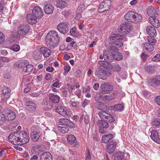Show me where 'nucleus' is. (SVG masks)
<instances>
[{"mask_svg":"<svg viewBox=\"0 0 160 160\" xmlns=\"http://www.w3.org/2000/svg\"><path fill=\"white\" fill-rule=\"evenodd\" d=\"M58 33L55 31L49 32L46 37V42L47 46L51 48L57 47L59 41Z\"/></svg>","mask_w":160,"mask_h":160,"instance_id":"1","label":"nucleus"},{"mask_svg":"<svg viewBox=\"0 0 160 160\" xmlns=\"http://www.w3.org/2000/svg\"><path fill=\"white\" fill-rule=\"evenodd\" d=\"M41 128L38 125L30 126L29 131L30 132L31 138L33 141L37 142L39 140L41 136Z\"/></svg>","mask_w":160,"mask_h":160,"instance_id":"2","label":"nucleus"},{"mask_svg":"<svg viewBox=\"0 0 160 160\" xmlns=\"http://www.w3.org/2000/svg\"><path fill=\"white\" fill-rule=\"evenodd\" d=\"M16 137L17 141L16 144L19 145L26 144L29 140L28 135L24 131H17V134L16 135Z\"/></svg>","mask_w":160,"mask_h":160,"instance_id":"3","label":"nucleus"},{"mask_svg":"<svg viewBox=\"0 0 160 160\" xmlns=\"http://www.w3.org/2000/svg\"><path fill=\"white\" fill-rule=\"evenodd\" d=\"M132 28L130 23L124 22L120 25L118 31L123 35L128 34L132 30Z\"/></svg>","mask_w":160,"mask_h":160,"instance_id":"4","label":"nucleus"},{"mask_svg":"<svg viewBox=\"0 0 160 160\" xmlns=\"http://www.w3.org/2000/svg\"><path fill=\"white\" fill-rule=\"evenodd\" d=\"M100 87L101 90L99 92L98 94L101 96H102V95H104L108 93L110 91H112L113 89V86L106 82H104L102 84Z\"/></svg>","mask_w":160,"mask_h":160,"instance_id":"5","label":"nucleus"},{"mask_svg":"<svg viewBox=\"0 0 160 160\" xmlns=\"http://www.w3.org/2000/svg\"><path fill=\"white\" fill-rule=\"evenodd\" d=\"M30 30L29 25L28 24H21L18 26L17 33L19 36H25Z\"/></svg>","mask_w":160,"mask_h":160,"instance_id":"6","label":"nucleus"},{"mask_svg":"<svg viewBox=\"0 0 160 160\" xmlns=\"http://www.w3.org/2000/svg\"><path fill=\"white\" fill-rule=\"evenodd\" d=\"M56 112L63 116H70L71 111L70 109L67 108L61 105H59L56 109Z\"/></svg>","mask_w":160,"mask_h":160,"instance_id":"7","label":"nucleus"},{"mask_svg":"<svg viewBox=\"0 0 160 160\" xmlns=\"http://www.w3.org/2000/svg\"><path fill=\"white\" fill-rule=\"evenodd\" d=\"M98 115L100 118L102 119L108 120L109 122H113L115 121L114 118L110 114L105 111H100Z\"/></svg>","mask_w":160,"mask_h":160,"instance_id":"8","label":"nucleus"},{"mask_svg":"<svg viewBox=\"0 0 160 160\" xmlns=\"http://www.w3.org/2000/svg\"><path fill=\"white\" fill-rule=\"evenodd\" d=\"M111 3L110 0H105L100 4L98 9V12H102L107 10L111 6Z\"/></svg>","mask_w":160,"mask_h":160,"instance_id":"9","label":"nucleus"},{"mask_svg":"<svg viewBox=\"0 0 160 160\" xmlns=\"http://www.w3.org/2000/svg\"><path fill=\"white\" fill-rule=\"evenodd\" d=\"M103 57L105 61L107 63L111 62L114 60L113 53L112 52H109L108 50H104Z\"/></svg>","mask_w":160,"mask_h":160,"instance_id":"10","label":"nucleus"},{"mask_svg":"<svg viewBox=\"0 0 160 160\" xmlns=\"http://www.w3.org/2000/svg\"><path fill=\"white\" fill-rule=\"evenodd\" d=\"M57 29L61 33L64 34L66 33L69 31L68 24L66 22L60 23L57 26Z\"/></svg>","mask_w":160,"mask_h":160,"instance_id":"11","label":"nucleus"},{"mask_svg":"<svg viewBox=\"0 0 160 160\" xmlns=\"http://www.w3.org/2000/svg\"><path fill=\"white\" fill-rule=\"evenodd\" d=\"M117 145L116 141H110L107 145V152L108 153L111 154L114 151Z\"/></svg>","mask_w":160,"mask_h":160,"instance_id":"12","label":"nucleus"},{"mask_svg":"<svg viewBox=\"0 0 160 160\" xmlns=\"http://www.w3.org/2000/svg\"><path fill=\"white\" fill-rule=\"evenodd\" d=\"M158 14H156L155 15L150 16L149 18V20L150 23L155 28H157L159 26V22L157 18L158 17Z\"/></svg>","mask_w":160,"mask_h":160,"instance_id":"13","label":"nucleus"},{"mask_svg":"<svg viewBox=\"0 0 160 160\" xmlns=\"http://www.w3.org/2000/svg\"><path fill=\"white\" fill-rule=\"evenodd\" d=\"M32 13L33 15L38 18L42 17L43 15V12L41 8L38 6H36L33 8Z\"/></svg>","mask_w":160,"mask_h":160,"instance_id":"14","label":"nucleus"},{"mask_svg":"<svg viewBox=\"0 0 160 160\" xmlns=\"http://www.w3.org/2000/svg\"><path fill=\"white\" fill-rule=\"evenodd\" d=\"M129 159L127 154L123 152H118L114 157V160H127Z\"/></svg>","mask_w":160,"mask_h":160,"instance_id":"15","label":"nucleus"},{"mask_svg":"<svg viewBox=\"0 0 160 160\" xmlns=\"http://www.w3.org/2000/svg\"><path fill=\"white\" fill-rule=\"evenodd\" d=\"M67 140L68 142L73 147H75L78 144V142L74 135L72 134L68 135Z\"/></svg>","mask_w":160,"mask_h":160,"instance_id":"16","label":"nucleus"},{"mask_svg":"<svg viewBox=\"0 0 160 160\" xmlns=\"http://www.w3.org/2000/svg\"><path fill=\"white\" fill-rule=\"evenodd\" d=\"M151 138L156 143L160 144V138L157 131L155 130H153L151 132Z\"/></svg>","mask_w":160,"mask_h":160,"instance_id":"17","label":"nucleus"},{"mask_svg":"<svg viewBox=\"0 0 160 160\" xmlns=\"http://www.w3.org/2000/svg\"><path fill=\"white\" fill-rule=\"evenodd\" d=\"M150 84L153 87H157L160 85V75L156 76L151 79Z\"/></svg>","mask_w":160,"mask_h":160,"instance_id":"18","label":"nucleus"},{"mask_svg":"<svg viewBox=\"0 0 160 160\" xmlns=\"http://www.w3.org/2000/svg\"><path fill=\"white\" fill-rule=\"evenodd\" d=\"M54 8L52 4L47 3L44 5V10L47 14H51L53 11Z\"/></svg>","mask_w":160,"mask_h":160,"instance_id":"19","label":"nucleus"},{"mask_svg":"<svg viewBox=\"0 0 160 160\" xmlns=\"http://www.w3.org/2000/svg\"><path fill=\"white\" fill-rule=\"evenodd\" d=\"M27 21L31 24L36 23L37 22L36 17L31 14H28L26 16Z\"/></svg>","mask_w":160,"mask_h":160,"instance_id":"20","label":"nucleus"},{"mask_svg":"<svg viewBox=\"0 0 160 160\" xmlns=\"http://www.w3.org/2000/svg\"><path fill=\"white\" fill-rule=\"evenodd\" d=\"M96 73L98 77L102 79L105 80L107 78L106 70L104 69H100L97 72H96Z\"/></svg>","mask_w":160,"mask_h":160,"instance_id":"21","label":"nucleus"},{"mask_svg":"<svg viewBox=\"0 0 160 160\" xmlns=\"http://www.w3.org/2000/svg\"><path fill=\"white\" fill-rule=\"evenodd\" d=\"M147 33L150 36H156L157 35L156 30L154 27L148 26L146 29Z\"/></svg>","mask_w":160,"mask_h":160,"instance_id":"22","label":"nucleus"},{"mask_svg":"<svg viewBox=\"0 0 160 160\" xmlns=\"http://www.w3.org/2000/svg\"><path fill=\"white\" fill-rule=\"evenodd\" d=\"M41 52L45 57H48L51 54V50L46 47H42L40 49Z\"/></svg>","mask_w":160,"mask_h":160,"instance_id":"23","label":"nucleus"},{"mask_svg":"<svg viewBox=\"0 0 160 160\" xmlns=\"http://www.w3.org/2000/svg\"><path fill=\"white\" fill-rule=\"evenodd\" d=\"M51 154L49 152H43L41 155L40 160H52Z\"/></svg>","mask_w":160,"mask_h":160,"instance_id":"24","label":"nucleus"},{"mask_svg":"<svg viewBox=\"0 0 160 160\" xmlns=\"http://www.w3.org/2000/svg\"><path fill=\"white\" fill-rule=\"evenodd\" d=\"M135 14V12L130 11L126 13L124 15L125 19L127 21L132 22L133 21L134 15Z\"/></svg>","mask_w":160,"mask_h":160,"instance_id":"25","label":"nucleus"},{"mask_svg":"<svg viewBox=\"0 0 160 160\" xmlns=\"http://www.w3.org/2000/svg\"><path fill=\"white\" fill-rule=\"evenodd\" d=\"M11 90L10 89L6 87H3L2 90V93L4 96V97L6 99L9 98L10 96Z\"/></svg>","mask_w":160,"mask_h":160,"instance_id":"26","label":"nucleus"},{"mask_svg":"<svg viewBox=\"0 0 160 160\" xmlns=\"http://www.w3.org/2000/svg\"><path fill=\"white\" fill-rule=\"evenodd\" d=\"M113 95H102V96H101L99 95V97L101 98L103 101L107 102L110 100H112L114 99L115 98V94L114 93L113 94Z\"/></svg>","mask_w":160,"mask_h":160,"instance_id":"27","label":"nucleus"},{"mask_svg":"<svg viewBox=\"0 0 160 160\" xmlns=\"http://www.w3.org/2000/svg\"><path fill=\"white\" fill-rule=\"evenodd\" d=\"M48 97L50 100L54 103H58L59 101L60 98L56 94L51 93L49 95Z\"/></svg>","mask_w":160,"mask_h":160,"instance_id":"28","label":"nucleus"},{"mask_svg":"<svg viewBox=\"0 0 160 160\" xmlns=\"http://www.w3.org/2000/svg\"><path fill=\"white\" fill-rule=\"evenodd\" d=\"M97 124L99 127H101L103 128L107 129L109 126V123L107 121L105 120H98L97 122Z\"/></svg>","mask_w":160,"mask_h":160,"instance_id":"29","label":"nucleus"},{"mask_svg":"<svg viewBox=\"0 0 160 160\" xmlns=\"http://www.w3.org/2000/svg\"><path fill=\"white\" fill-rule=\"evenodd\" d=\"M154 49L153 45L148 42L145 43L144 45L143 50L145 52H152Z\"/></svg>","mask_w":160,"mask_h":160,"instance_id":"30","label":"nucleus"},{"mask_svg":"<svg viewBox=\"0 0 160 160\" xmlns=\"http://www.w3.org/2000/svg\"><path fill=\"white\" fill-rule=\"evenodd\" d=\"M88 118L89 116L87 114L86 112H83L80 118L81 122H82L84 121L85 124L87 125L89 122Z\"/></svg>","mask_w":160,"mask_h":160,"instance_id":"31","label":"nucleus"},{"mask_svg":"<svg viewBox=\"0 0 160 160\" xmlns=\"http://www.w3.org/2000/svg\"><path fill=\"white\" fill-rule=\"evenodd\" d=\"M7 119L8 121H11L14 119L16 117V114L12 111L9 110L7 113Z\"/></svg>","mask_w":160,"mask_h":160,"instance_id":"32","label":"nucleus"},{"mask_svg":"<svg viewBox=\"0 0 160 160\" xmlns=\"http://www.w3.org/2000/svg\"><path fill=\"white\" fill-rule=\"evenodd\" d=\"M113 138V135L111 134H108L102 136V141L104 143H106Z\"/></svg>","mask_w":160,"mask_h":160,"instance_id":"33","label":"nucleus"},{"mask_svg":"<svg viewBox=\"0 0 160 160\" xmlns=\"http://www.w3.org/2000/svg\"><path fill=\"white\" fill-rule=\"evenodd\" d=\"M145 69L148 72L152 73L155 71V68L153 65L149 64L145 67Z\"/></svg>","mask_w":160,"mask_h":160,"instance_id":"34","label":"nucleus"},{"mask_svg":"<svg viewBox=\"0 0 160 160\" xmlns=\"http://www.w3.org/2000/svg\"><path fill=\"white\" fill-rule=\"evenodd\" d=\"M33 58L36 60H39L41 59L42 57V54L40 50L34 51L33 55Z\"/></svg>","mask_w":160,"mask_h":160,"instance_id":"35","label":"nucleus"},{"mask_svg":"<svg viewBox=\"0 0 160 160\" xmlns=\"http://www.w3.org/2000/svg\"><path fill=\"white\" fill-rule=\"evenodd\" d=\"M26 104L27 108L32 110L36 108V105L32 101L28 100L26 102Z\"/></svg>","mask_w":160,"mask_h":160,"instance_id":"36","label":"nucleus"},{"mask_svg":"<svg viewBox=\"0 0 160 160\" xmlns=\"http://www.w3.org/2000/svg\"><path fill=\"white\" fill-rule=\"evenodd\" d=\"M147 13L151 16L154 15L156 14H157L155 12L154 8L152 6L149 7L147 9Z\"/></svg>","mask_w":160,"mask_h":160,"instance_id":"37","label":"nucleus"},{"mask_svg":"<svg viewBox=\"0 0 160 160\" xmlns=\"http://www.w3.org/2000/svg\"><path fill=\"white\" fill-rule=\"evenodd\" d=\"M17 134V131L16 132H14L13 133H10L8 137L9 140L10 141H12L11 140L12 138H13V142H15L16 143L17 142V138H16V135Z\"/></svg>","mask_w":160,"mask_h":160,"instance_id":"38","label":"nucleus"},{"mask_svg":"<svg viewBox=\"0 0 160 160\" xmlns=\"http://www.w3.org/2000/svg\"><path fill=\"white\" fill-rule=\"evenodd\" d=\"M66 2L63 1L59 0L57 2V6L60 8H65L67 6Z\"/></svg>","mask_w":160,"mask_h":160,"instance_id":"39","label":"nucleus"},{"mask_svg":"<svg viewBox=\"0 0 160 160\" xmlns=\"http://www.w3.org/2000/svg\"><path fill=\"white\" fill-rule=\"evenodd\" d=\"M113 52L114 53H113L114 59H115L118 61H119L122 59L123 56L121 53L119 52Z\"/></svg>","mask_w":160,"mask_h":160,"instance_id":"40","label":"nucleus"},{"mask_svg":"<svg viewBox=\"0 0 160 160\" xmlns=\"http://www.w3.org/2000/svg\"><path fill=\"white\" fill-rule=\"evenodd\" d=\"M133 21L136 22H141L142 19V17L140 15L135 12V14L134 15Z\"/></svg>","mask_w":160,"mask_h":160,"instance_id":"41","label":"nucleus"},{"mask_svg":"<svg viewBox=\"0 0 160 160\" xmlns=\"http://www.w3.org/2000/svg\"><path fill=\"white\" fill-rule=\"evenodd\" d=\"M25 66V67H24L23 68L22 70L23 72H29L31 71L33 68V66L31 64H29L28 62Z\"/></svg>","mask_w":160,"mask_h":160,"instance_id":"42","label":"nucleus"},{"mask_svg":"<svg viewBox=\"0 0 160 160\" xmlns=\"http://www.w3.org/2000/svg\"><path fill=\"white\" fill-rule=\"evenodd\" d=\"M112 109L114 111L121 112L123 110V107L121 104H117L113 106Z\"/></svg>","mask_w":160,"mask_h":160,"instance_id":"43","label":"nucleus"},{"mask_svg":"<svg viewBox=\"0 0 160 160\" xmlns=\"http://www.w3.org/2000/svg\"><path fill=\"white\" fill-rule=\"evenodd\" d=\"M28 61L26 60H22L18 61V66L20 68L21 67L22 70L24 67H25L27 64H28Z\"/></svg>","mask_w":160,"mask_h":160,"instance_id":"44","label":"nucleus"},{"mask_svg":"<svg viewBox=\"0 0 160 160\" xmlns=\"http://www.w3.org/2000/svg\"><path fill=\"white\" fill-rule=\"evenodd\" d=\"M111 69H112L114 71L119 72L121 70V68L118 64H113L111 67Z\"/></svg>","mask_w":160,"mask_h":160,"instance_id":"45","label":"nucleus"},{"mask_svg":"<svg viewBox=\"0 0 160 160\" xmlns=\"http://www.w3.org/2000/svg\"><path fill=\"white\" fill-rule=\"evenodd\" d=\"M152 124L155 126L158 127L160 125V119L157 118L153 119L152 122Z\"/></svg>","mask_w":160,"mask_h":160,"instance_id":"46","label":"nucleus"},{"mask_svg":"<svg viewBox=\"0 0 160 160\" xmlns=\"http://www.w3.org/2000/svg\"><path fill=\"white\" fill-rule=\"evenodd\" d=\"M123 39V36L119 34L115 35L114 36L111 37V39L114 40H122Z\"/></svg>","mask_w":160,"mask_h":160,"instance_id":"47","label":"nucleus"},{"mask_svg":"<svg viewBox=\"0 0 160 160\" xmlns=\"http://www.w3.org/2000/svg\"><path fill=\"white\" fill-rule=\"evenodd\" d=\"M154 36H150L148 37V40L149 43L154 45L156 42V40H155L154 38Z\"/></svg>","mask_w":160,"mask_h":160,"instance_id":"48","label":"nucleus"},{"mask_svg":"<svg viewBox=\"0 0 160 160\" xmlns=\"http://www.w3.org/2000/svg\"><path fill=\"white\" fill-rule=\"evenodd\" d=\"M10 49L12 50L15 52H18L20 50V47L17 44H13L10 47Z\"/></svg>","mask_w":160,"mask_h":160,"instance_id":"49","label":"nucleus"},{"mask_svg":"<svg viewBox=\"0 0 160 160\" xmlns=\"http://www.w3.org/2000/svg\"><path fill=\"white\" fill-rule=\"evenodd\" d=\"M69 120L67 118H61L59 120V123L60 125H65L66 126L67 123L69 122Z\"/></svg>","mask_w":160,"mask_h":160,"instance_id":"50","label":"nucleus"},{"mask_svg":"<svg viewBox=\"0 0 160 160\" xmlns=\"http://www.w3.org/2000/svg\"><path fill=\"white\" fill-rule=\"evenodd\" d=\"M95 105L98 109L100 110H102L103 109V108H105V107H106L101 102H98H98L95 103Z\"/></svg>","mask_w":160,"mask_h":160,"instance_id":"51","label":"nucleus"},{"mask_svg":"<svg viewBox=\"0 0 160 160\" xmlns=\"http://www.w3.org/2000/svg\"><path fill=\"white\" fill-rule=\"evenodd\" d=\"M1 116L0 117V126H2L6 120V117L4 114H2Z\"/></svg>","mask_w":160,"mask_h":160,"instance_id":"52","label":"nucleus"},{"mask_svg":"<svg viewBox=\"0 0 160 160\" xmlns=\"http://www.w3.org/2000/svg\"><path fill=\"white\" fill-rule=\"evenodd\" d=\"M8 58L5 57H2L0 58V68L4 64L5 62L8 61Z\"/></svg>","mask_w":160,"mask_h":160,"instance_id":"53","label":"nucleus"},{"mask_svg":"<svg viewBox=\"0 0 160 160\" xmlns=\"http://www.w3.org/2000/svg\"><path fill=\"white\" fill-rule=\"evenodd\" d=\"M59 130L63 133H65L67 132L69 130L68 127H62L59 128Z\"/></svg>","mask_w":160,"mask_h":160,"instance_id":"54","label":"nucleus"},{"mask_svg":"<svg viewBox=\"0 0 160 160\" xmlns=\"http://www.w3.org/2000/svg\"><path fill=\"white\" fill-rule=\"evenodd\" d=\"M152 61L155 62H158L160 60V55L159 54H157L152 58Z\"/></svg>","mask_w":160,"mask_h":160,"instance_id":"55","label":"nucleus"},{"mask_svg":"<svg viewBox=\"0 0 160 160\" xmlns=\"http://www.w3.org/2000/svg\"><path fill=\"white\" fill-rule=\"evenodd\" d=\"M113 43L117 47H122L123 46V43L122 42L118 41H114V42Z\"/></svg>","mask_w":160,"mask_h":160,"instance_id":"56","label":"nucleus"},{"mask_svg":"<svg viewBox=\"0 0 160 160\" xmlns=\"http://www.w3.org/2000/svg\"><path fill=\"white\" fill-rule=\"evenodd\" d=\"M70 155L72 158H74L76 157L77 153L75 151L70 150Z\"/></svg>","mask_w":160,"mask_h":160,"instance_id":"57","label":"nucleus"},{"mask_svg":"<svg viewBox=\"0 0 160 160\" xmlns=\"http://www.w3.org/2000/svg\"><path fill=\"white\" fill-rule=\"evenodd\" d=\"M4 34L0 32V44L3 43L4 41Z\"/></svg>","mask_w":160,"mask_h":160,"instance_id":"58","label":"nucleus"},{"mask_svg":"<svg viewBox=\"0 0 160 160\" xmlns=\"http://www.w3.org/2000/svg\"><path fill=\"white\" fill-rule=\"evenodd\" d=\"M66 126L71 128H73L75 127V125L74 124L69 120V122L67 123Z\"/></svg>","mask_w":160,"mask_h":160,"instance_id":"59","label":"nucleus"},{"mask_svg":"<svg viewBox=\"0 0 160 160\" xmlns=\"http://www.w3.org/2000/svg\"><path fill=\"white\" fill-rule=\"evenodd\" d=\"M79 102L77 101L73 102L71 104L72 106L75 108H78L79 107Z\"/></svg>","mask_w":160,"mask_h":160,"instance_id":"60","label":"nucleus"},{"mask_svg":"<svg viewBox=\"0 0 160 160\" xmlns=\"http://www.w3.org/2000/svg\"><path fill=\"white\" fill-rule=\"evenodd\" d=\"M68 93V89H64L62 92V96L63 97H67Z\"/></svg>","mask_w":160,"mask_h":160,"instance_id":"61","label":"nucleus"},{"mask_svg":"<svg viewBox=\"0 0 160 160\" xmlns=\"http://www.w3.org/2000/svg\"><path fill=\"white\" fill-rule=\"evenodd\" d=\"M118 49L115 47L114 46H111L110 47H109L108 49H107V50H108L109 51V52H111V51H117L118 50Z\"/></svg>","mask_w":160,"mask_h":160,"instance_id":"62","label":"nucleus"},{"mask_svg":"<svg viewBox=\"0 0 160 160\" xmlns=\"http://www.w3.org/2000/svg\"><path fill=\"white\" fill-rule=\"evenodd\" d=\"M22 82H24L25 83H27V84H29V80L28 78L24 77L22 80Z\"/></svg>","mask_w":160,"mask_h":160,"instance_id":"63","label":"nucleus"},{"mask_svg":"<svg viewBox=\"0 0 160 160\" xmlns=\"http://www.w3.org/2000/svg\"><path fill=\"white\" fill-rule=\"evenodd\" d=\"M155 101L158 105H160V96H158L155 98Z\"/></svg>","mask_w":160,"mask_h":160,"instance_id":"64","label":"nucleus"}]
</instances>
